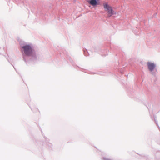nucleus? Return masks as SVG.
I'll list each match as a JSON object with an SVG mask.
<instances>
[{"label":"nucleus","mask_w":160,"mask_h":160,"mask_svg":"<svg viewBox=\"0 0 160 160\" xmlns=\"http://www.w3.org/2000/svg\"><path fill=\"white\" fill-rule=\"evenodd\" d=\"M25 54L28 56H31L32 53V50L31 47L29 45H26L22 47Z\"/></svg>","instance_id":"f03ea898"},{"label":"nucleus","mask_w":160,"mask_h":160,"mask_svg":"<svg viewBox=\"0 0 160 160\" xmlns=\"http://www.w3.org/2000/svg\"><path fill=\"white\" fill-rule=\"evenodd\" d=\"M103 7L105 10L108 13V16L109 17H110L113 15L114 11L112 9V7L107 3H104L103 4Z\"/></svg>","instance_id":"f257e3e1"},{"label":"nucleus","mask_w":160,"mask_h":160,"mask_svg":"<svg viewBox=\"0 0 160 160\" xmlns=\"http://www.w3.org/2000/svg\"><path fill=\"white\" fill-rule=\"evenodd\" d=\"M89 3L93 6L99 4V3L97 2L96 0H91L89 2Z\"/></svg>","instance_id":"20e7f679"},{"label":"nucleus","mask_w":160,"mask_h":160,"mask_svg":"<svg viewBox=\"0 0 160 160\" xmlns=\"http://www.w3.org/2000/svg\"><path fill=\"white\" fill-rule=\"evenodd\" d=\"M147 65L149 69L151 71H152L155 67V65L154 64L151 62H148L147 63Z\"/></svg>","instance_id":"7ed1b4c3"}]
</instances>
